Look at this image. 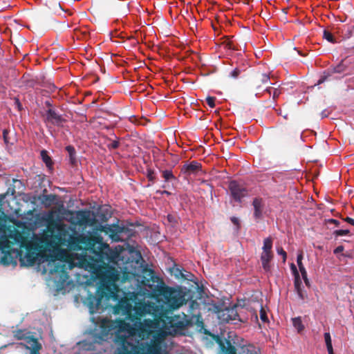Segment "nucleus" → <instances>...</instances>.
<instances>
[{"mask_svg":"<svg viewBox=\"0 0 354 354\" xmlns=\"http://www.w3.org/2000/svg\"><path fill=\"white\" fill-rule=\"evenodd\" d=\"M206 102L208 106L211 108H214L215 106V97H207L206 98Z\"/></svg>","mask_w":354,"mask_h":354,"instance_id":"nucleus-25","label":"nucleus"},{"mask_svg":"<svg viewBox=\"0 0 354 354\" xmlns=\"http://www.w3.org/2000/svg\"><path fill=\"white\" fill-rule=\"evenodd\" d=\"M239 354H259V353L257 348L252 346H248L242 347L241 351L239 353Z\"/></svg>","mask_w":354,"mask_h":354,"instance_id":"nucleus-16","label":"nucleus"},{"mask_svg":"<svg viewBox=\"0 0 354 354\" xmlns=\"http://www.w3.org/2000/svg\"><path fill=\"white\" fill-rule=\"evenodd\" d=\"M223 354H236L235 347L230 342H226V345L222 346Z\"/></svg>","mask_w":354,"mask_h":354,"instance_id":"nucleus-15","label":"nucleus"},{"mask_svg":"<svg viewBox=\"0 0 354 354\" xmlns=\"http://www.w3.org/2000/svg\"><path fill=\"white\" fill-rule=\"evenodd\" d=\"M217 317L221 322L236 324L240 321L239 315L236 310V306L225 308L216 312Z\"/></svg>","mask_w":354,"mask_h":354,"instance_id":"nucleus-5","label":"nucleus"},{"mask_svg":"<svg viewBox=\"0 0 354 354\" xmlns=\"http://www.w3.org/2000/svg\"><path fill=\"white\" fill-rule=\"evenodd\" d=\"M299 271L301 274L302 278L305 281V283H307L308 282V278H307V272L304 266V265H301L300 266H298Z\"/></svg>","mask_w":354,"mask_h":354,"instance_id":"nucleus-24","label":"nucleus"},{"mask_svg":"<svg viewBox=\"0 0 354 354\" xmlns=\"http://www.w3.org/2000/svg\"><path fill=\"white\" fill-rule=\"evenodd\" d=\"M142 284L145 286H147L149 288H152L153 284L150 283V281L149 279H142L141 281Z\"/></svg>","mask_w":354,"mask_h":354,"instance_id":"nucleus-34","label":"nucleus"},{"mask_svg":"<svg viewBox=\"0 0 354 354\" xmlns=\"http://www.w3.org/2000/svg\"><path fill=\"white\" fill-rule=\"evenodd\" d=\"M151 279H152V281H153V282H155V281H154V277H153V276H152V275H151Z\"/></svg>","mask_w":354,"mask_h":354,"instance_id":"nucleus-45","label":"nucleus"},{"mask_svg":"<svg viewBox=\"0 0 354 354\" xmlns=\"http://www.w3.org/2000/svg\"><path fill=\"white\" fill-rule=\"evenodd\" d=\"M119 146V142L116 140L112 141L110 144H109V147L111 149H116Z\"/></svg>","mask_w":354,"mask_h":354,"instance_id":"nucleus-32","label":"nucleus"},{"mask_svg":"<svg viewBox=\"0 0 354 354\" xmlns=\"http://www.w3.org/2000/svg\"><path fill=\"white\" fill-rule=\"evenodd\" d=\"M15 337L18 339L24 341V344L27 349L30 351V354H39V350L41 348V344H39L36 338H34L29 333L19 330L16 333Z\"/></svg>","mask_w":354,"mask_h":354,"instance_id":"nucleus-4","label":"nucleus"},{"mask_svg":"<svg viewBox=\"0 0 354 354\" xmlns=\"http://www.w3.org/2000/svg\"><path fill=\"white\" fill-rule=\"evenodd\" d=\"M232 223L235 225L237 227H239V218L236 217H232L231 218Z\"/></svg>","mask_w":354,"mask_h":354,"instance_id":"nucleus-35","label":"nucleus"},{"mask_svg":"<svg viewBox=\"0 0 354 354\" xmlns=\"http://www.w3.org/2000/svg\"><path fill=\"white\" fill-rule=\"evenodd\" d=\"M162 305H158L153 302H145L137 304L133 307L134 313L139 316H145L147 314L152 315L155 319H159L165 315Z\"/></svg>","mask_w":354,"mask_h":354,"instance_id":"nucleus-3","label":"nucleus"},{"mask_svg":"<svg viewBox=\"0 0 354 354\" xmlns=\"http://www.w3.org/2000/svg\"><path fill=\"white\" fill-rule=\"evenodd\" d=\"M46 119L53 124L59 125L62 122V117L52 109H49L47 111Z\"/></svg>","mask_w":354,"mask_h":354,"instance_id":"nucleus-11","label":"nucleus"},{"mask_svg":"<svg viewBox=\"0 0 354 354\" xmlns=\"http://www.w3.org/2000/svg\"><path fill=\"white\" fill-rule=\"evenodd\" d=\"M229 189L233 199L236 202H241L246 195V189L236 181H231L229 184Z\"/></svg>","mask_w":354,"mask_h":354,"instance_id":"nucleus-6","label":"nucleus"},{"mask_svg":"<svg viewBox=\"0 0 354 354\" xmlns=\"http://www.w3.org/2000/svg\"><path fill=\"white\" fill-rule=\"evenodd\" d=\"M277 253L279 255H281L283 257V261L285 262L286 260V252L281 248H277Z\"/></svg>","mask_w":354,"mask_h":354,"instance_id":"nucleus-28","label":"nucleus"},{"mask_svg":"<svg viewBox=\"0 0 354 354\" xmlns=\"http://www.w3.org/2000/svg\"><path fill=\"white\" fill-rule=\"evenodd\" d=\"M41 201L45 207L48 208L57 204V196L54 194L43 195Z\"/></svg>","mask_w":354,"mask_h":354,"instance_id":"nucleus-10","label":"nucleus"},{"mask_svg":"<svg viewBox=\"0 0 354 354\" xmlns=\"http://www.w3.org/2000/svg\"><path fill=\"white\" fill-rule=\"evenodd\" d=\"M164 193H165V194H169V192H167V191H165V192H164Z\"/></svg>","mask_w":354,"mask_h":354,"instance_id":"nucleus-47","label":"nucleus"},{"mask_svg":"<svg viewBox=\"0 0 354 354\" xmlns=\"http://www.w3.org/2000/svg\"><path fill=\"white\" fill-rule=\"evenodd\" d=\"M290 269L292 273L295 275V279H299V274L296 266L294 263L290 265Z\"/></svg>","mask_w":354,"mask_h":354,"instance_id":"nucleus-29","label":"nucleus"},{"mask_svg":"<svg viewBox=\"0 0 354 354\" xmlns=\"http://www.w3.org/2000/svg\"><path fill=\"white\" fill-rule=\"evenodd\" d=\"M76 218L80 225H92L95 218L90 211H78L76 212Z\"/></svg>","mask_w":354,"mask_h":354,"instance_id":"nucleus-8","label":"nucleus"},{"mask_svg":"<svg viewBox=\"0 0 354 354\" xmlns=\"http://www.w3.org/2000/svg\"><path fill=\"white\" fill-rule=\"evenodd\" d=\"M121 251L120 245L111 249L97 231L79 233L66 225L57 223L50 234H40V270L51 276L57 290L68 284L67 270L76 266L89 271L97 279L95 295L90 294L88 289L83 299L92 315L94 329L77 344L79 349L93 350L95 344L115 335V341L122 345L140 344L143 354H160V346L166 347V337L179 334L187 326L184 313L173 317L165 314L159 319H139L132 325L94 316L110 306L109 300L120 302L126 298V292L118 287L120 274L115 267Z\"/></svg>","mask_w":354,"mask_h":354,"instance_id":"nucleus-1","label":"nucleus"},{"mask_svg":"<svg viewBox=\"0 0 354 354\" xmlns=\"http://www.w3.org/2000/svg\"><path fill=\"white\" fill-rule=\"evenodd\" d=\"M272 240L270 237H268L263 241V245L262 247L263 252H272Z\"/></svg>","mask_w":354,"mask_h":354,"instance_id":"nucleus-17","label":"nucleus"},{"mask_svg":"<svg viewBox=\"0 0 354 354\" xmlns=\"http://www.w3.org/2000/svg\"><path fill=\"white\" fill-rule=\"evenodd\" d=\"M344 250V247L342 246V245H339L338 247H337L335 250H334V253L335 254H338L339 252H342V251Z\"/></svg>","mask_w":354,"mask_h":354,"instance_id":"nucleus-36","label":"nucleus"},{"mask_svg":"<svg viewBox=\"0 0 354 354\" xmlns=\"http://www.w3.org/2000/svg\"><path fill=\"white\" fill-rule=\"evenodd\" d=\"M322 118H326L328 116V112L326 110H324L321 113Z\"/></svg>","mask_w":354,"mask_h":354,"instance_id":"nucleus-40","label":"nucleus"},{"mask_svg":"<svg viewBox=\"0 0 354 354\" xmlns=\"http://www.w3.org/2000/svg\"><path fill=\"white\" fill-rule=\"evenodd\" d=\"M334 72L335 73H341L342 72L341 66H338L335 67L334 68Z\"/></svg>","mask_w":354,"mask_h":354,"instance_id":"nucleus-39","label":"nucleus"},{"mask_svg":"<svg viewBox=\"0 0 354 354\" xmlns=\"http://www.w3.org/2000/svg\"><path fill=\"white\" fill-rule=\"evenodd\" d=\"M162 176L164 178L165 182H169L171 180H175V177L171 170H164L162 171Z\"/></svg>","mask_w":354,"mask_h":354,"instance_id":"nucleus-19","label":"nucleus"},{"mask_svg":"<svg viewBox=\"0 0 354 354\" xmlns=\"http://www.w3.org/2000/svg\"><path fill=\"white\" fill-rule=\"evenodd\" d=\"M41 156L42 158L43 161L46 163V165L49 167L52 165V161L50 158L48 156L47 152L46 151H41Z\"/></svg>","mask_w":354,"mask_h":354,"instance_id":"nucleus-22","label":"nucleus"},{"mask_svg":"<svg viewBox=\"0 0 354 354\" xmlns=\"http://www.w3.org/2000/svg\"><path fill=\"white\" fill-rule=\"evenodd\" d=\"M66 150L68 153L70 161L72 164L75 162V150L72 146H67Z\"/></svg>","mask_w":354,"mask_h":354,"instance_id":"nucleus-20","label":"nucleus"},{"mask_svg":"<svg viewBox=\"0 0 354 354\" xmlns=\"http://www.w3.org/2000/svg\"><path fill=\"white\" fill-rule=\"evenodd\" d=\"M240 74V70L238 68H234L231 71L230 76L233 78H236Z\"/></svg>","mask_w":354,"mask_h":354,"instance_id":"nucleus-30","label":"nucleus"},{"mask_svg":"<svg viewBox=\"0 0 354 354\" xmlns=\"http://www.w3.org/2000/svg\"><path fill=\"white\" fill-rule=\"evenodd\" d=\"M349 233L348 230H338L335 232L337 236H345Z\"/></svg>","mask_w":354,"mask_h":354,"instance_id":"nucleus-26","label":"nucleus"},{"mask_svg":"<svg viewBox=\"0 0 354 354\" xmlns=\"http://www.w3.org/2000/svg\"><path fill=\"white\" fill-rule=\"evenodd\" d=\"M326 80V77H322L319 81H318V84H320L322 83H323L325 80Z\"/></svg>","mask_w":354,"mask_h":354,"instance_id":"nucleus-42","label":"nucleus"},{"mask_svg":"<svg viewBox=\"0 0 354 354\" xmlns=\"http://www.w3.org/2000/svg\"><path fill=\"white\" fill-rule=\"evenodd\" d=\"M295 288L299 299H304L305 297H306V292L304 290V288L302 287V284L299 279H295Z\"/></svg>","mask_w":354,"mask_h":354,"instance_id":"nucleus-14","label":"nucleus"},{"mask_svg":"<svg viewBox=\"0 0 354 354\" xmlns=\"http://www.w3.org/2000/svg\"><path fill=\"white\" fill-rule=\"evenodd\" d=\"M278 95H279V92L277 91H275L274 93V97H275Z\"/></svg>","mask_w":354,"mask_h":354,"instance_id":"nucleus-44","label":"nucleus"},{"mask_svg":"<svg viewBox=\"0 0 354 354\" xmlns=\"http://www.w3.org/2000/svg\"><path fill=\"white\" fill-rule=\"evenodd\" d=\"M324 339L326 342L328 352L332 353L333 346H332V342H331V338H330V333H324Z\"/></svg>","mask_w":354,"mask_h":354,"instance_id":"nucleus-21","label":"nucleus"},{"mask_svg":"<svg viewBox=\"0 0 354 354\" xmlns=\"http://www.w3.org/2000/svg\"><path fill=\"white\" fill-rule=\"evenodd\" d=\"M303 258H304L303 252L301 251H300L297 254V263L298 266L303 265V263H302Z\"/></svg>","mask_w":354,"mask_h":354,"instance_id":"nucleus-27","label":"nucleus"},{"mask_svg":"<svg viewBox=\"0 0 354 354\" xmlns=\"http://www.w3.org/2000/svg\"><path fill=\"white\" fill-rule=\"evenodd\" d=\"M345 221L348 223H349L350 224L354 225V219L353 218H351L350 217H347L345 218Z\"/></svg>","mask_w":354,"mask_h":354,"instance_id":"nucleus-38","label":"nucleus"},{"mask_svg":"<svg viewBox=\"0 0 354 354\" xmlns=\"http://www.w3.org/2000/svg\"><path fill=\"white\" fill-rule=\"evenodd\" d=\"M101 230L105 232L109 235V237L114 241L120 240V234L122 232L121 227L115 225H106L101 226Z\"/></svg>","mask_w":354,"mask_h":354,"instance_id":"nucleus-7","label":"nucleus"},{"mask_svg":"<svg viewBox=\"0 0 354 354\" xmlns=\"http://www.w3.org/2000/svg\"><path fill=\"white\" fill-rule=\"evenodd\" d=\"M272 258V252H263L261 255V261L262 266L266 271H269L270 269V261Z\"/></svg>","mask_w":354,"mask_h":354,"instance_id":"nucleus-12","label":"nucleus"},{"mask_svg":"<svg viewBox=\"0 0 354 354\" xmlns=\"http://www.w3.org/2000/svg\"><path fill=\"white\" fill-rule=\"evenodd\" d=\"M253 205L254 208V217L256 218H260L262 216V200L259 198H255L253 201Z\"/></svg>","mask_w":354,"mask_h":354,"instance_id":"nucleus-13","label":"nucleus"},{"mask_svg":"<svg viewBox=\"0 0 354 354\" xmlns=\"http://www.w3.org/2000/svg\"><path fill=\"white\" fill-rule=\"evenodd\" d=\"M136 278V276L134 274H132L131 276H127V277H125L124 279V281H132L133 279H134Z\"/></svg>","mask_w":354,"mask_h":354,"instance_id":"nucleus-37","label":"nucleus"},{"mask_svg":"<svg viewBox=\"0 0 354 354\" xmlns=\"http://www.w3.org/2000/svg\"><path fill=\"white\" fill-rule=\"evenodd\" d=\"M330 221L331 223H333L336 224V225H337V223H339L337 220H335V219H331Z\"/></svg>","mask_w":354,"mask_h":354,"instance_id":"nucleus-43","label":"nucleus"},{"mask_svg":"<svg viewBox=\"0 0 354 354\" xmlns=\"http://www.w3.org/2000/svg\"><path fill=\"white\" fill-rule=\"evenodd\" d=\"M324 38L326 39L327 41H328L330 43H335L336 41L335 39H334L333 36L332 35V34L327 31V30H324Z\"/></svg>","mask_w":354,"mask_h":354,"instance_id":"nucleus-23","label":"nucleus"},{"mask_svg":"<svg viewBox=\"0 0 354 354\" xmlns=\"http://www.w3.org/2000/svg\"><path fill=\"white\" fill-rule=\"evenodd\" d=\"M266 91L270 92V88H268L266 89Z\"/></svg>","mask_w":354,"mask_h":354,"instance_id":"nucleus-46","label":"nucleus"},{"mask_svg":"<svg viewBox=\"0 0 354 354\" xmlns=\"http://www.w3.org/2000/svg\"><path fill=\"white\" fill-rule=\"evenodd\" d=\"M201 165L196 161H192L189 164H186L183 166L182 169V171L187 174L191 175L194 174H197L201 171Z\"/></svg>","mask_w":354,"mask_h":354,"instance_id":"nucleus-9","label":"nucleus"},{"mask_svg":"<svg viewBox=\"0 0 354 354\" xmlns=\"http://www.w3.org/2000/svg\"><path fill=\"white\" fill-rule=\"evenodd\" d=\"M260 317H261V320L263 322H267L268 317H267V315H266L265 311H263V309H261V310Z\"/></svg>","mask_w":354,"mask_h":354,"instance_id":"nucleus-33","label":"nucleus"},{"mask_svg":"<svg viewBox=\"0 0 354 354\" xmlns=\"http://www.w3.org/2000/svg\"><path fill=\"white\" fill-rule=\"evenodd\" d=\"M292 321L294 327L297 330L298 332H301L304 329V325L300 317L293 318Z\"/></svg>","mask_w":354,"mask_h":354,"instance_id":"nucleus-18","label":"nucleus"},{"mask_svg":"<svg viewBox=\"0 0 354 354\" xmlns=\"http://www.w3.org/2000/svg\"><path fill=\"white\" fill-rule=\"evenodd\" d=\"M15 104L17 106L19 110H20L21 109V103L19 102V100H17V99L15 100Z\"/></svg>","mask_w":354,"mask_h":354,"instance_id":"nucleus-41","label":"nucleus"},{"mask_svg":"<svg viewBox=\"0 0 354 354\" xmlns=\"http://www.w3.org/2000/svg\"><path fill=\"white\" fill-rule=\"evenodd\" d=\"M261 82L263 84H268L270 82V77L267 74H263Z\"/></svg>","mask_w":354,"mask_h":354,"instance_id":"nucleus-31","label":"nucleus"},{"mask_svg":"<svg viewBox=\"0 0 354 354\" xmlns=\"http://www.w3.org/2000/svg\"><path fill=\"white\" fill-rule=\"evenodd\" d=\"M328 354H333V351H332V353H328Z\"/></svg>","mask_w":354,"mask_h":354,"instance_id":"nucleus-48","label":"nucleus"},{"mask_svg":"<svg viewBox=\"0 0 354 354\" xmlns=\"http://www.w3.org/2000/svg\"><path fill=\"white\" fill-rule=\"evenodd\" d=\"M158 305H162L165 314L178 309L185 301V293L176 288L165 285H157Z\"/></svg>","mask_w":354,"mask_h":354,"instance_id":"nucleus-2","label":"nucleus"}]
</instances>
